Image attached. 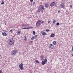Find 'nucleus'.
I'll return each mask as SVG.
<instances>
[{"label":"nucleus","instance_id":"nucleus-1","mask_svg":"<svg viewBox=\"0 0 73 73\" xmlns=\"http://www.w3.org/2000/svg\"><path fill=\"white\" fill-rule=\"evenodd\" d=\"M41 24V22L40 20H38L36 23V28H38L40 25Z\"/></svg>","mask_w":73,"mask_h":73},{"label":"nucleus","instance_id":"nucleus-2","mask_svg":"<svg viewBox=\"0 0 73 73\" xmlns=\"http://www.w3.org/2000/svg\"><path fill=\"white\" fill-rule=\"evenodd\" d=\"M14 41L12 39H11L9 40L8 44L10 45H12L13 44Z\"/></svg>","mask_w":73,"mask_h":73},{"label":"nucleus","instance_id":"nucleus-3","mask_svg":"<svg viewBox=\"0 0 73 73\" xmlns=\"http://www.w3.org/2000/svg\"><path fill=\"white\" fill-rule=\"evenodd\" d=\"M17 51L16 50H13L11 53V55L12 56H14V55H15L16 53H17Z\"/></svg>","mask_w":73,"mask_h":73},{"label":"nucleus","instance_id":"nucleus-4","mask_svg":"<svg viewBox=\"0 0 73 73\" xmlns=\"http://www.w3.org/2000/svg\"><path fill=\"white\" fill-rule=\"evenodd\" d=\"M2 35L3 36H7V31L5 30L2 33Z\"/></svg>","mask_w":73,"mask_h":73},{"label":"nucleus","instance_id":"nucleus-5","mask_svg":"<svg viewBox=\"0 0 73 73\" xmlns=\"http://www.w3.org/2000/svg\"><path fill=\"white\" fill-rule=\"evenodd\" d=\"M19 66L21 70H23L24 69V68L23 67V63H21L20 64Z\"/></svg>","mask_w":73,"mask_h":73},{"label":"nucleus","instance_id":"nucleus-6","mask_svg":"<svg viewBox=\"0 0 73 73\" xmlns=\"http://www.w3.org/2000/svg\"><path fill=\"white\" fill-rule=\"evenodd\" d=\"M38 12H42V10L41 9V6H39L37 10Z\"/></svg>","mask_w":73,"mask_h":73},{"label":"nucleus","instance_id":"nucleus-7","mask_svg":"<svg viewBox=\"0 0 73 73\" xmlns=\"http://www.w3.org/2000/svg\"><path fill=\"white\" fill-rule=\"evenodd\" d=\"M49 48H50L51 49H53V48H54V46L52 44H51L49 45Z\"/></svg>","mask_w":73,"mask_h":73},{"label":"nucleus","instance_id":"nucleus-8","mask_svg":"<svg viewBox=\"0 0 73 73\" xmlns=\"http://www.w3.org/2000/svg\"><path fill=\"white\" fill-rule=\"evenodd\" d=\"M60 8H64L65 7L64 6V3H61L60 5Z\"/></svg>","mask_w":73,"mask_h":73},{"label":"nucleus","instance_id":"nucleus-9","mask_svg":"<svg viewBox=\"0 0 73 73\" xmlns=\"http://www.w3.org/2000/svg\"><path fill=\"white\" fill-rule=\"evenodd\" d=\"M55 5V2H53L51 3L50 5V7H53Z\"/></svg>","mask_w":73,"mask_h":73},{"label":"nucleus","instance_id":"nucleus-10","mask_svg":"<svg viewBox=\"0 0 73 73\" xmlns=\"http://www.w3.org/2000/svg\"><path fill=\"white\" fill-rule=\"evenodd\" d=\"M32 28V27L24 28L22 27V29H31V28Z\"/></svg>","mask_w":73,"mask_h":73},{"label":"nucleus","instance_id":"nucleus-11","mask_svg":"<svg viewBox=\"0 0 73 73\" xmlns=\"http://www.w3.org/2000/svg\"><path fill=\"white\" fill-rule=\"evenodd\" d=\"M40 58L41 60H43V59L44 58V56H43L42 55H41L40 56Z\"/></svg>","mask_w":73,"mask_h":73},{"label":"nucleus","instance_id":"nucleus-12","mask_svg":"<svg viewBox=\"0 0 73 73\" xmlns=\"http://www.w3.org/2000/svg\"><path fill=\"white\" fill-rule=\"evenodd\" d=\"M41 33L42 34V35H43V36H45V35H46V33L43 31H42L41 32Z\"/></svg>","mask_w":73,"mask_h":73},{"label":"nucleus","instance_id":"nucleus-13","mask_svg":"<svg viewBox=\"0 0 73 73\" xmlns=\"http://www.w3.org/2000/svg\"><path fill=\"white\" fill-rule=\"evenodd\" d=\"M30 25H24L23 24L22 25V27H29V26Z\"/></svg>","mask_w":73,"mask_h":73},{"label":"nucleus","instance_id":"nucleus-14","mask_svg":"<svg viewBox=\"0 0 73 73\" xmlns=\"http://www.w3.org/2000/svg\"><path fill=\"white\" fill-rule=\"evenodd\" d=\"M54 36V34H52L50 36V37H53Z\"/></svg>","mask_w":73,"mask_h":73},{"label":"nucleus","instance_id":"nucleus-15","mask_svg":"<svg viewBox=\"0 0 73 73\" xmlns=\"http://www.w3.org/2000/svg\"><path fill=\"white\" fill-rule=\"evenodd\" d=\"M41 64L42 65H44L46 64V63L44 61H42V62Z\"/></svg>","mask_w":73,"mask_h":73},{"label":"nucleus","instance_id":"nucleus-16","mask_svg":"<svg viewBox=\"0 0 73 73\" xmlns=\"http://www.w3.org/2000/svg\"><path fill=\"white\" fill-rule=\"evenodd\" d=\"M40 7H41V9L42 10H44L45 9V8L43 6H40Z\"/></svg>","mask_w":73,"mask_h":73},{"label":"nucleus","instance_id":"nucleus-17","mask_svg":"<svg viewBox=\"0 0 73 73\" xmlns=\"http://www.w3.org/2000/svg\"><path fill=\"white\" fill-rule=\"evenodd\" d=\"M53 44L54 45H56V44H57V43H56V41H54L53 42Z\"/></svg>","mask_w":73,"mask_h":73},{"label":"nucleus","instance_id":"nucleus-18","mask_svg":"<svg viewBox=\"0 0 73 73\" xmlns=\"http://www.w3.org/2000/svg\"><path fill=\"white\" fill-rule=\"evenodd\" d=\"M17 34L18 35H20V31H18Z\"/></svg>","mask_w":73,"mask_h":73},{"label":"nucleus","instance_id":"nucleus-19","mask_svg":"<svg viewBox=\"0 0 73 73\" xmlns=\"http://www.w3.org/2000/svg\"><path fill=\"white\" fill-rule=\"evenodd\" d=\"M45 6L46 8H48V7L49 6H48V4H45Z\"/></svg>","mask_w":73,"mask_h":73},{"label":"nucleus","instance_id":"nucleus-20","mask_svg":"<svg viewBox=\"0 0 73 73\" xmlns=\"http://www.w3.org/2000/svg\"><path fill=\"white\" fill-rule=\"evenodd\" d=\"M55 23H56V19H54L53 20V24H55Z\"/></svg>","mask_w":73,"mask_h":73},{"label":"nucleus","instance_id":"nucleus-21","mask_svg":"<svg viewBox=\"0 0 73 73\" xmlns=\"http://www.w3.org/2000/svg\"><path fill=\"white\" fill-rule=\"evenodd\" d=\"M25 39H24V40L25 41H27V37L26 36H25Z\"/></svg>","mask_w":73,"mask_h":73},{"label":"nucleus","instance_id":"nucleus-22","mask_svg":"<svg viewBox=\"0 0 73 73\" xmlns=\"http://www.w3.org/2000/svg\"><path fill=\"white\" fill-rule=\"evenodd\" d=\"M38 36V35H36L34 36V37L35 39L36 38H37V37Z\"/></svg>","mask_w":73,"mask_h":73},{"label":"nucleus","instance_id":"nucleus-23","mask_svg":"<svg viewBox=\"0 0 73 73\" xmlns=\"http://www.w3.org/2000/svg\"><path fill=\"white\" fill-rule=\"evenodd\" d=\"M1 4L2 5H3V4H4V1H2V3H1Z\"/></svg>","mask_w":73,"mask_h":73},{"label":"nucleus","instance_id":"nucleus-24","mask_svg":"<svg viewBox=\"0 0 73 73\" xmlns=\"http://www.w3.org/2000/svg\"><path fill=\"white\" fill-rule=\"evenodd\" d=\"M35 62H36V63H37L38 64H39V62H38V60H35Z\"/></svg>","mask_w":73,"mask_h":73},{"label":"nucleus","instance_id":"nucleus-25","mask_svg":"<svg viewBox=\"0 0 73 73\" xmlns=\"http://www.w3.org/2000/svg\"><path fill=\"white\" fill-rule=\"evenodd\" d=\"M44 62H45L46 63V62H47V59H46V58H45L44 60Z\"/></svg>","mask_w":73,"mask_h":73},{"label":"nucleus","instance_id":"nucleus-26","mask_svg":"<svg viewBox=\"0 0 73 73\" xmlns=\"http://www.w3.org/2000/svg\"><path fill=\"white\" fill-rule=\"evenodd\" d=\"M35 34H36V33L35 32V31H33V34L34 35H35Z\"/></svg>","mask_w":73,"mask_h":73},{"label":"nucleus","instance_id":"nucleus-27","mask_svg":"<svg viewBox=\"0 0 73 73\" xmlns=\"http://www.w3.org/2000/svg\"><path fill=\"white\" fill-rule=\"evenodd\" d=\"M60 25V23H56V25L57 26L58 25Z\"/></svg>","mask_w":73,"mask_h":73},{"label":"nucleus","instance_id":"nucleus-28","mask_svg":"<svg viewBox=\"0 0 73 73\" xmlns=\"http://www.w3.org/2000/svg\"><path fill=\"white\" fill-rule=\"evenodd\" d=\"M34 39H35V38H34V37L33 36V37H32L31 38V40H34Z\"/></svg>","mask_w":73,"mask_h":73},{"label":"nucleus","instance_id":"nucleus-29","mask_svg":"<svg viewBox=\"0 0 73 73\" xmlns=\"http://www.w3.org/2000/svg\"><path fill=\"white\" fill-rule=\"evenodd\" d=\"M46 31H47V32H49V29H47V30H45Z\"/></svg>","mask_w":73,"mask_h":73},{"label":"nucleus","instance_id":"nucleus-30","mask_svg":"<svg viewBox=\"0 0 73 73\" xmlns=\"http://www.w3.org/2000/svg\"><path fill=\"white\" fill-rule=\"evenodd\" d=\"M10 32H13V30H11L10 31Z\"/></svg>","mask_w":73,"mask_h":73},{"label":"nucleus","instance_id":"nucleus-31","mask_svg":"<svg viewBox=\"0 0 73 73\" xmlns=\"http://www.w3.org/2000/svg\"><path fill=\"white\" fill-rule=\"evenodd\" d=\"M3 72H2V71L1 70H0V73H2Z\"/></svg>","mask_w":73,"mask_h":73},{"label":"nucleus","instance_id":"nucleus-32","mask_svg":"<svg viewBox=\"0 0 73 73\" xmlns=\"http://www.w3.org/2000/svg\"><path fill=\"white\" fill-rule=\"evenodd\" d=\"M35 2H34L33 3V5H34V4H35Z\"/></svg>","mask_w":73,"mask_h":73},{"label":"nucleus","instance_id":"nucleus-33","mask_svg":"<svg viewBox=\"0 0 73 73\" xmlns=\"http://www.w3.org/2000/svg\"><path fill=\"white\" fill-rule=\"evenodd\" d=\"M50 21H49L48 22V24H49V23H50Z\"/></svg>","mask_w":73,"mask_h":73},{"label":"nucleus","instance_id":"nucleus-34","mask_svg":"<svg viewBox=\"0 0 73 73\" xmlns=\"http://www.w3.org/2000/svg\"><path fill=\"white\" fill-rule=\"evenodd\" d=\"M33 0H30V1H31V2H33Z\"/></svg>","mask_w":73,"mask_h":73},{"label":"nucleus","instance_id":"nucleus-35","mask_svg":"<svg viewBox=\"0 0 73 73\" xmlns=\"http://www.w3.org/2000/svg\"><path fill=\"white\" fill-rule=\"evenodd\" d=\"M60 11H58V13H60Z\"/></svg>","mask_w":73,"mask_h":73},{"label":"nucleus","instance_id":"nucleus-36","mask_svg":"<svg viewBox=\"0 0 73 73\" xmlns=\"http://www.w3.org/2000/svg\"><path fill=\"white\" fill-rule=\"evenodd\" d=\"M70 7H72V5H70Z\"/></svg>","mask_w":73,"mask_h":73},{"label":"nucleus","instance_id":"nucleus-37","mask_svg":"<svg viewBox=\"0 0 73 73\" xmlns=\"http://www.w3.org/2000/svg\"><path fill=\"white\" fill-rule=\"evenodd\" d=\"M44 21H42V24H43V23H44Z\"/></svg>","mask_w":73,"mask_h":73},{"label":"nucleus","instance_id":"nucleus-38","mask_svg":"<svg viewBox=\"0 0 73 73\" xmlns=\"http://www.w3.org/2000/svg\"><path fill=\"white\" fill-rule=\"evenodd\" d=\"M31 42H33V41H31Z\"/></svg>","mask_w":73,"mask_h":73},{"label":"nucleus","instance_id":"nucleus-39","mask_svg":"<svg viewBox=\"0 0 73 73\" xmlns=\"http://www.w3.org/2000/svg\"><path fill=\"white\" fill-rule=\"evenodd\" d=\"M55 73H57L56 72H55Z\"/></svg>","mask_w":73,"mask_h":73}]
</instances>
